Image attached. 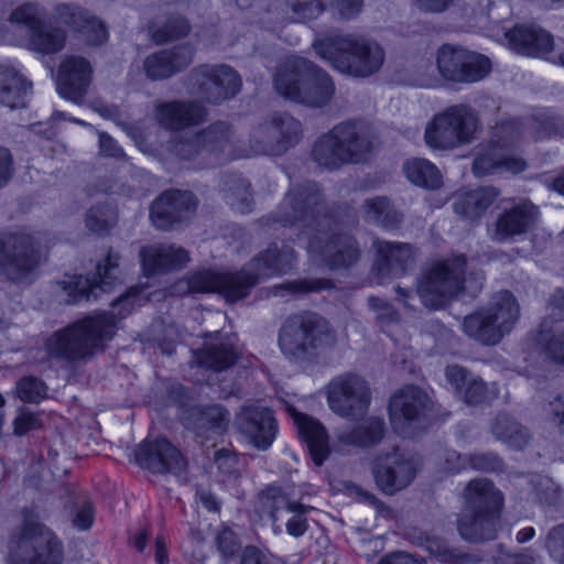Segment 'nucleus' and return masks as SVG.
<instances>
[{"label":"nucleus","instance_id":"52","mask_svg":"<svg viewBox=\"0 0 564 564\" xmlns=\"http://www.w3.org/2000/svg\"><path fill=\"white\" fill-rule=\"evenodd\" d=\"M189 30L188 21L182 15H171L164 22H153L149 26L152 41L159 45L185 37Z\"/></svg>","mask_w":564,"mask_h":564},{"label":"nucleus","instance_id":"20","mask_svg":"<svg viewBox=\"0 0 564 564\" xmlns=\"http://www.w3.org/2000/svg\"><path fill=\"white\" fill-rule=\"evenodd\" d=\"M195 208L196 202L191 192L166 191L152 203L150 218L158 229L167 230L186 219Z\"/></svg>","mask_w":564,"mask_h":564},{"label":"nucleus","instance_id":"13","mask_svg":"<svg viewBox=\"0 0 564 564\" xmlns=\"http://www.w3.org/2000/svg\"><path fill=\"white\" fill-rule=\"evenodd\" d=\"M120 256L109 250L105 262H99L94 279L75 275L68 281L61 282L62 289L67 293L68 304L80 301L97 300L101 293L109 292L117 281Z\"/></svg>","mask_w":564,"mask_h":564},{"label":"nucleus","instance_id":"25","mask_svg":"<svg viewBox=\"0 0 564 564\" xmlns=\"http://www.w3.org/2000/svg\"><path fill=\"white\" fill-rule=\"evenodd\" d=\"M204 347L194 351V362L199 367L223 371L230 368L238 358L237 349L229 336L219 332L205 333Z\"/></svg>","mask_w":564,"mask_h":564},{"label":"nucleus","instance_id":"49","mask_svg":"<svg viewBox=\"0 0 564 564\" xmlns=\"http://www.w3.org/2000/svg\"><path fill=\"white\" fill-rule=\"evenodd\" d=\"M403 170L408 180L417 186L436 189L442 185V174L438 169L425 159L409 160Z\"/></svg>","mask_w":564,"mask_h":564},{"label":"nucleus","instance_id":"21","mask_svg":"<svg viewBox=\"0 0 564 564\" xmlns=\"http://www.w3.org/2000/svg\"><path fill=\"white\" fill-rule=\"evenodd\" d=\"M236 424L258 449L264 451L273 443L276 422L269 409L257 405L243 406L237 414Z\"/></svg>","mask_w":564,"mask_h":564},{"label":"nucleus","instance_id":"19","mask_svg":"<svg viewBox=\"0 0 564 564\" xmlns=\"http://www.w3.org/2000/svg\"><path fill=\"white\" fill-rule=\"evenodd\" d=\"M137 463L152 473H181L186 460L167 440L144 441L135 449Z\"/></svg>","mask_w":564,"mask_h":564},{"label":"nucleus","instance_id":"24","mask_svg":"<svg viewBox=\"0 0 564 564\" xmlns=\"http://www.w3.org/2000/svg\"><path fill=\"white\" fill-rule=\"evenodd\" d=\"M91 66L84 57L65 58L57 76L58 94L68 100L80 102L91 82Z\"/></svg>","mask_w":564,"mask_h":564},{"label":"nucleus","instance_id":"43","mask_svg":"<svg viewBox=\"0 0 564 564\" xmlns=\"http://www.w3.org/2000/svg\"><path fill=\"white\" fill-rule=\"evenodd\" d=\"M260 500L263 509L268 511L272 520L274 532L281 533L284 519L290 514V512H292L299 502L291 500L275 487H270L262 491Z\"/></svg>","mask_w":564,"mask_h":564},{"label":"nucleus","instance_id":"58","mask_svg":"<svg viewBox=\"0 0 564 564\" xmlns=\"http://www.w3.org/2000/svg\"><path fill=\"white\" fill-rule=\"evenodd\" d=\"M15 393L25 403H39L46 398L47 387L36 377H23L17 382Z\"/></svg>","mask_w":564,"mask_h":564},{"label":"nucleus","instance_id":"7","mask_svg":"<svg viewBox=\"0 0 564 564\" xmlns=\"http://www.w3.org/2000/svg\"><path fill=\"white\" fill-rule=\"evenodd\" d=\"M329 215L326 197L315 182L293 185L278 209L270 216L273 223L293 227L308 238L326 225Z\"/></svg>","mask_w":564,"mask_h":564},{"label":"nucleus","instance_id":"45","mask_svg":"<svg viewBox=\"0 0 564 564\" xmlns=\"http://www.w3.org/2000/svg\"><path fill=\"white\" fill-rule=\"evenodd\" d=\"M424 141L433 150L447 151L459 148L443 111L435 113L426 123Z\"/></svg>","mask_w":564,"mask_h":564},{"label":"nucleus","instance_id":"46","mask_svg":"<svg viewBox=\"0 0 564 564\" xmlns=\"http://www.w3.org/2000/svg\"><path fill=\"white\" fill-rule=\"evenodd\" d=\"M424 141L433 150L447 151L459 148L443 111L435 113L426 123Z\"/></svg>","mask_w":564,"mask_h":564},{"label":"nucleus","instance_id":"18","mask_svg":"<svg viewBox=\"0 0 564 564\" xmlns=\"http://www.w3.org/2000/svg\"><path fill=\"white\" fill-rule=\"evenodd\" d=\"M285 19L291 22L315 19L326 9L336 19L349 21L359 15L364 0H285Z\"/></svg>","mask_w":564,"mask_h":564},{"label":"nucleus","instance_id":"44","mask_svg":"<svg viewBox=\"0 0 564 564\" xmlns=\"http://www.w3.org/2000/svg\"><path fill=\"white\" fill-rule=\"evenodd\" d=\"M66 41L65 32L41 22L28 34L29 47L37 53L54 54L59 52Z\"/></svg>","mask_w":564,"mask_h":564},{"label":"nucleus","instance_id":"48","mask_svg":"<svg viewBox=\"0 0 564 564\" xmlns=\"http://www.w3.org/2000/svg\"><path fill=\"white\" fill-rule=\"evenodd\" d=\"M466 54L467 50L463 47L442 45L436 54V65L441 76L448 82L458 83L462 78Z\"/></svg>","mask_w":564,"mask_h":564},{"label":"nucleus","instance_id":"47","mask_svg":"<svg viewBox=\"0 0 564 564\" xmlns=\"http://www.w3.org/2000/svg\"><path fill=\"white\" fill-rule=\"evenodd\" d=\"M278 131L273 123V113L260 122L250 135L252 154L281 155Z\"/></svg>","mask_w":564,"mask_h":564},{"label":"nucleus","instance_id":"31","mask_svg":"<svg viewBox=\"0 0 564 564\" xmlns=\"http://www.w3.org/2000/svg\"><path fill=\"white\" fill-rule=\"evenodd\" d=\"M525 167L524 160L499 152L497 148L491 147L490 142L480 145L473 162V172L478 177L502 172L517 174Z\"/></svg>","mask_w":564,"mask_h":564},{"label":"nucleus","instance_id":"22","mask_svg":"<svg viewBox=\"0 0 564 564\" xmlns=\"http://www.w3.org/2000/svg\"><path fill=\"white\" fill-rule=\"evenodd\" d=\"M538 217V207L529 200H522L498 216L491 238L505 242L522 236L535 226Z\"/></svg>","mask_w":564,"mask_h":564},{"label":"nucleus","instance_id":"11","mask_svg":"<svg viewBox=\"0 0 564 564\" xmlns=\"http://www.w3.org/2000/svg\"><path fill=\"white\" fill-rule=\"evenodd\" d=\"M371 391L359 375L347 372L335 377L327 386L330 410L343 417L364 415L370 404Z\"/></svg>","mask_w":564,"mask_h":564},{"label":"nucleus","instance_id":"33","mask_svg":"<svg viewBox=\"0 0 564 564\" xmlns=\"http://www.w3.org/2000/svg\"><path fill=\"white\" fill-rule=\"evenodd\" d=\"M56 20L74 30L91 32L88 41L94 44H101L108 39V32L102 22L94 18L87 10L78 6L62 3L55 8Z\"/></svg>","mask_w":564,"mask_h":564},{"label":"nucleus","instance_id":"12","mask_svg":"<svg viewBox=\"0 0 564 564\" xmlns=\"http://www.w3.org/2000/svg\"><path fill=\"white\" fill-rule=\"evenodd\" d=\"M189 80L194 93L210 104L232 98L241 87L239 75L228 65H200L191 72Z\"/></svg>","mask_w":564,"mask_h":564},{"label":"nucleus","instance_id":"57","mask_svg":"<svg viewBox=\"0 0 564 564\" xmlns=\"http://www.w3.org/2000/svg\"><path fill=\"white\" fill-rule=\"evenodd\" d=\"M429 550L438 561L447 564H477L480 562L478 556L462 552L440 541L430 542Z\"/></svg>","mask_w":564,"mask_h":564},{"label":"nucleus","instance_id":"40","mask_svg":"<svg viewBox=\"0 0 564 564\" xmlns=\"http://www.w3.org/2000/svg\"><path fill=\"white\" fill-rule=\"evenodd\" d=\"M31 85L13 67L0 64V104L11 109L25 106Z\"/></svg>","mask_w":564,"mask_h":564},{"label":"nucleus","instance_id":"3","mask_svg":"<svg viewBox=\"0 0 564 564\" xmlns=\"http://www.w3.org/2000/svg\"><path fill=\"white\" fill-rule=\"evenodd\" d=\"M115 332V313L89 315L50 336L45 343L46 351L53 358L69 362L86 361L104 349Z\"/></svg>","mask_w":564,"mask_h":564},{"label":"nucleus","instance_id":"60","mask_svg":"<svg viewBox=\"0 0 564 564\" xmlns=\"http://www.w3.org/2000/svg\"><path fill=\"white\" fill-rule=\"evenodd\" d=\"M539 343L549 358L557 364H564V330L552 333L543 327L539 334Z\"/></svg>","mask_w":564,"mask_h":564},{"label":"nucleus","instance_id":"9","mask_svg":"<svg viewBox=\"0 0 564 564\" xmlns=\"http://www.w3.org/2000/svg\"><path fill=\"white\" fill-rule=\"evenodd\" d=\"M520 317L516 296L507 290L495 293L490 302L464 317L462 327L470 338L485 345H497L510 333Z\"/></svg>","mask_w":564,"mask_h":564},{"label":"nucleus","instance_id":"42","mask_svg":"<svg viewBox=\"0 0 564 564\" xmlns=\"http://www.w3.org/2000/svg\"><path fill=\"white\" fill-rule=\"evenodd\" d=\"M198 133L205 151L223 153L225 159L236 158L232 149V131L228 123L218 121Z\"/></svg>","mask_w":564,"mask_h":564},{"label":"nucleus","instance_id":"36","mask_svg":"<svg viewBox=\"0 0 564 564\" xmlns=\"http://www.w3.org/2000/svg\"><path fill=\"white\" fill-rule=\"evenodd\" d=\"M205 117V108L194 101H172L163 104L158 110L159 122L170 130H180L187 126L198 124Z\"/></svg>","mask_w":564,"mask_h":564},{"label":"nucleus","instance_id":"8","mask_svg":"<svg viewBox=\"0 0 564 564\" xmlns=\"http://www.w3.org/2000/svg\"><path fill=\"white\" fill-rule=\"evenodd\" d=\"M63 546L45 524L24 513L9 541V564H62Z\"/></svg>","mask_w":564,"mask_h":564},{"label":"nucleus","instance_id":"38","mask_svg":"<svg viewBox=\"0 0 564 564\" xmlns=\"http://www.w3.org/2000/svg\"><path fill=\"white\" fill-rule=\"evenodd\" d=\"M498 196L499 191L492 186L459 192L453 203L454 213L468 220L479 219Z\"/></svg>","mask_w":564,"mask_h":564},{"label":"nucleus","instance_id":"15","mask_svg":"<svg viewBox=\"0 0 564 564\" xmlns=\"http://www.w3.org/2000/svg\"><path fill=\"white\" fill-rule=\"evenodd\" d=\"M40 261L37 245L30 235L15 234L0 240V274L20 280Z\"/></svg>","mask_w":564,"mask_h":564},{"label":"nucleus","instance_id":"5","mask_svg":"<svg viewBox=\"0 0 564 564\" xmlns=\"http://www.w3.org/2000/svg\"><path fill=\"white\" fill-rule=\"evenodd\" d=\"M274 87L285 99L312 108L326 106L335 94L330 76L313 62L288 57L276 69Z\"/></svg>","mask_w":564,"mask_h":564},{"label":"nucleus","instance_id":"56","mask_svg":"<svg viewBox=\"0 0 564 564\" xmlns=\"http://www.w3.org/2000/svg\"><path fill=\"white\" fill-rule=\"evenodd\" d=\"M519 135V126L516 121L501 122L492 128L488 142L499 152L508 153V150L518 141Z\"/></svg>","mask_w":564,"mask_h":564},{"label":"nucleus","instance_id":"14","mask_svg":"<svg viewBox=\"0 0 564 564\" xmlns=\"http://www.w3.org/2000/svg\"><path fill=\"white\" fill-rule=\"evenodd\" d=\"M308 251L323 257L332 269L348 268L355 264L361 254L357 240L348 232H326L322 228L312 235Z\"/></svg>","mask_w":564,"mask_h":564},{"label":"nucleus","instance_id":"64","mask_svg":"<svg viewBox=\"0 0 564 564\" xmlns=\"http://www.w3.org/2000/svg\"><path fill=\"white\" fill-rule=\"evenodd\" d=\"M216 545L219 553L226 558L235 556L240 549L236 534L228 527H221L217 531Z\"/></svg>","mask_w":564,"mask_h":564},{"label":"nucleus","instance_id":"27","mask_svg":"<svg viewBox=\"0 0 564 564\" xmlns=\"http://www.w3.org/2000/svg\"><path fill=\"white\" fill-rule=\"evenodd\" d=\"M285 410L293 419L299 435L305 442L313 462L316 466H321L330 453L326 430L318 421L299 412L291 404H285Z\"/></svg>","mask_w":564,"mask_h":564},{"label":"nucleus","instance_id":"29","mask_svg":"<svg viewBox=\"0 0 564 564\" xmlns=\"http://www.w3.org/2000/svg\"><path fill=\"white\" fill-rule=\"evenodd\" d=\"M140 258L144 272L155 274L183 268L189 260V254L183 247L155 245L142 247Z\"/></svg>","mask_w":564,"mask_h":564},{"label":"nucleus","instance_id":"32","mask_svg":"<svg viewBox=\"0 0 564 564\" xmlns=\"http://www.w3.org/2000/svg\"><path fill=\"white\" fill-rule=\"evenodd\" d=\"M459 147L476 141L481 133L478 112L469 105L456 104L442 110Z\"/></svg>","mask_w":564,"mask_h":564},{"label":"nucleus","instance_id":"23","mask_svg":"<svg viewBox=\"0 0 564 564\" xmlns=\"http://www.w3.org/2000/svg\"><path fill=\"white\" fill-rule=\"evenodd\" d=\"M194 47L186 43L172 50H161L149 55L143 62V70L151 80L166 79L182 72L193 62Z\"/></svg>","mask_w":564,"mask_h":564},{"label":"nucleus","instance_id":"53","mask_svg":"<svg viewBox=\"0 0 564 564\" xmlns=\"http://www.w3.org/2000/svg\"><path fill=\"white\" fill-rule=\"evenodd\" d=\"M273 123L278 131V140L282 154L301 141L303 137L302 124L291 115L285 112H275L273 113Z\"/></svg>","mask_w":564,"mask_h":564},{"label":"nucleus","instance_id":"63","mask_svg":"<svg viewBox=\"0 0 564 564\" xmlns=\"http://www.w3.org/2000/svg\"><path fill=\"white\" fill-rule=\"evenodd\" d=\"M545 547L554 561L564 564V523L553 527L547 532Z\"/></svg>","mask_w":564,"mask_h":564},{"label":"nucleus","instance_id":"30","mask_svg":"<svg viewBox=\"0 0 564 564\" xmlns=\"http://www.w3.org/2000/svg\"><path fill=\"white\" fill-rule=\"evenodd\" d=\"M463 497L464 510L471 512L500 513L503 506L501 491L486 478H476L467 482Z\"/></svg>","mask_w":564,"mask_h":564},{"label":"nucleus","instance_id":"59","mask_svg":"<svg viewBox=\"0 0 564 564\" xmlns=\"http://www.w3.org/2000/svg\"><path fill=\"white\" fill-rule=\"evenodd\" d=\"M199 133H184L171 142V151L178 158L189 160L205 151L202 147Z\"/></svg>","mask_w":564,"mask_h":564},{"label":"nucleus","instance_id":"10","mask_svg":"<svg viewBox=\"0 0 564 564\" xmlns=\"http://www.w3.org/2000/svg\"><path fill=\"white\" fill-rule=\"evenodd\" d=\"M465 268V256L440 260L427 268L416 285L423 305L438 310L457 297L462 292Z\"/></svg>","mask_w":564,"mask_h":564},{"label":"nucleus","instance_id":"1","mask_svg":"<svg viewBox=\"0 0 564 564\" xmlns=\"http://www.w3.org/2000/svg\"><path fill=\"white\" fill-rule=\"evenodd\" d=\"M294 260L291 247L272 243L251 261L249 269L235 273L200 271L189 278L188 289L192 293L217 292L228 302H236L246 297L260 278L290 271Z\"/></svg>","mask_w":564,"mask_h":564},{"label":"nucleus","instance_id":"2","mask_svg":"<svg viewBox=\"0 0 564 564\" xmlns=\"http://www.w3.org/2000/svg\"><path fill=\"white\" fill-rule=\"evenodd\" d=\"M313 47L336 70L357 78L378 73L386 61V52L380 43L355 33L317 40Z\"/></svg>","mask_w":564,"mask_h":564},{"label":"nucleus","instance_id":"37","mask_svg":"<svg viewBox=\"0 0 564 564\" xmlns=\"http://www.w3.org/2000/svg\"><path fill=\"white\" fill-rule=\"evenodd\" d=\"M445 375L447 381L455 388L456 393L465 403L479 404L490 398L487 384L465 368L457 365L448 366Z\"/></svg>","mask_w":564,"mask_h":564},{"label":"nucleus","instance_id":"62","mask_svg":"<svg viewBox=\"0 0 564 564\" xmlns=\"http://www.w3.org/2000/svg\"><path fill=\"white\" fill-rule=\"evenodd\" d=\"M153 333L158 340L169 344L182 341L186 338V330L172 319H160L152 325Z\"/></svg>","mask_w":564,"mask_h":564},{"label":"nucleus","instance_id":"34","mask_svg":"<svg viewBox=\"0 0 564 564\" xmlns=\"http://www.w3.org/2000/svg\"><path fill=\"white\" fill-rule=\"evenodd\" d=\"M500 513L471 512L463 509L457 520L460 536L469 542H482L496 538Z\"/></svg>","mask_w":564,"mask_h":564},{"label":"nucleus","instance_id":"17","mask_svg":"<svg viewBox=\"0 0 564 564\" xmlns=\"http://www.w3.org/2000/svg\"><path fill=\"white\" fill-rule=\"evenodd\" d=\"M433 410L429 393L419 386L408 384L394 392L389 402V414L395 429L421 422Z\"/></svg>","mask_w":564,"mask_h":564},{"label":"nucleus","instance_id":"28","mask_svg":"<svg viewBox=\"0 0 564 564\" xmlns=\"http://www.w3.org/2000/svg\"><path fill=\"white\" fill-rule=\"evenodd\" d=\"M509 46L523 55L544 57L553 51V36L535 25H517L505 33Z\"/></svg>","mask_w":564,"mask_h":564},{"label":"nucleus","instance_id":"39","mask_svg":"<svg viewBox=\"0 0 564 564\" xmlns=\"http://www.w3.org/2000/svg\"><path fill=\"white\" fill-rule=\"evenodd\" d=\"M373 247L378 253L377 267L381 273L401 274L413 258L409 243L375 240Z\"/></svg>","mask_w":564,"mask_h":564},{"label":"nucleus","instance_id":"50","mask_svg":"<svg viewBox=\"0 0 564 564\" xmlns=\"http://www.w3.org/2000/svg\"><path fill=\"white\" fill-rule=\"evenodd\" d=\"M223 191L228 204L241 214L251 212L253 204L250 183L240 175H229L224 180Z\"/></svg>","mask_w":564,"mask_h":564},{"label":"nucleus","instance_id":"51","mask_svg":"<svg viewBox=\"0 0 564 564\" xmlns=\"http://www.w3.org/2000/svg\"><path fill=\"white\" fill-rule=\"evenodd\" d=\"M362 207L366 218L384 229H394L402 220L401 214L391 206L390 200L386 197L366 199Z\"/></svg>","mask_w":564,"mask_h":564},{"label":"nucleus","instance_id":"61","mask_svg":"<svg viewBox=\"0 0 564 564\" xmlns=\"http://www.w3.org/2000/svg\"><path fill=\"white\" fill-rule=\"evenodd\" d=\"M312 510V507L303 503H297L296 507L284 519L283 523L289 535L300 538L305 534L308 529V521L306 514Z\"/></svg>","mask_w":564,"mask_h":564},{"label":"nucleus","instance_id":"41","mask_svg":"<svg viewBox=\"0 0 564 564\" xmlns=\"http://www.w3.org/2000/svg\"><path fill=\"white\" fill-rule=\"evenodd\" d=\"M491 432L496 440L513 449L524 448L532 438L528 427L508 413L497 414L491 424Z\"/></svg>","mask_w":564,"mask_h":564},{"label":"nucleus","instance_id":"55","mask_svg":"<svg viewBox=\"0 0 564 564\" xmlns=\"http://www.w3.org/2000/svg\"><path fill=\"white\" fill-rule=\"evenodd\" d=\"M491 69V63L485 55L467 51L462 78L458 83H475L485 78Z\"/></svg>","mask_w":564,"mask_h":564},{"label":"nucleus","instance_id":"6","mask_svg":"<svg viewBox=\"0 0 564 564\" xmlns=\"http://www.w3.org/2000/svg\"><path fill=\"white\" fill-rule=\"evenodd\" d=\"M278 343L289 360L304 362L333 348L336 345V334L324 317L313 312H303L284 321Z\"/></svg>","mask_w":564,"mask_h":564},{"label":"nucleus","instance_id":"35","mask_svg":"<svg viewBox=\"0 0 564 564\" xmlns=\"http://www.w3.org/2000/svg\"><path fill=\"white\" fill-rule=\"evenodd\" d=\"M386 424L380 417H369L358 424L338 429L337 441L347 446L370 447L378 444L384 435Z\"/></svg>","mask_w":564,"mask_h":564},{"label":"nucleus","instance_id":"26","mask_svg":"<svg viewBox=\"0 0 564 564\" xmlns=\"http://www.w3.org/2000/svg\"><path fill=\"white\" fill-rule=\"evenodd\" d=\"M183 425L193 430L198 436L209 438L223 434L230 421L229 412L219 404L192 406L181 414Z\"/></svg>","mask_w":564,"mask_h":564},{"label":"nucleus","instance_id":"54","mask_svg":"<svg viewBox=\"0 0 564 564\" xmlns=\"http://www.w3.org/2000/svg\"><path fill=\"white\" fill-rule=\"evenodd\" d=\"M85 224L91 232L107 234L117 224V213L110 205H96L88 209Z\"/></svg>","mask_w":564,"mask_h":564},{"label":"nucleus","instance_id":"16","mask_svg":"<svg viewBox=\"0 0 564 564\" xmlns=\"http://www.w3.org/2000/svg\"><path fill=\"white\" fill-rule=\"evenodd\" d=\"M420 469L419 462L399 452L379 457L372 468L375 481L386 495H394L412 484Z\"/></svg>","mask_w":564,"mask_h":564},{"label":"nucleus","instance_id":"4","mask_svg":"<svg viewBox=\"0 0 564 564\" xmlns=\"http://www.w3.org/2000/svg\"><path fill=\"white\" fill-rule=\"evenodd\" d=\"M375 149V135L362 121L347 120L334 126L314 143L312 158L324 169L334 171L346 164L365 162Z\"/></svg>","mask_w":564,"mask_h":564}]
</instances>
